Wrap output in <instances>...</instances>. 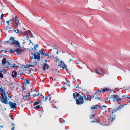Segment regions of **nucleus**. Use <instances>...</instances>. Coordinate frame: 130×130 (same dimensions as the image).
Returning a JSON list of instances; mask_svg holds the SVG:
<instances>
[{
	"label": "nucleus",
	"mask_w": 130,
	"mask_h": 130,
	"mask_svg": "<svg viewBox=\"0 0 130 130\" xmlns=\"http://www.w3.org/2000/svg\"><path fill=\"white\" fill-rule=\"evenodd\" d=\"M111 98V96L108 98H107V99L106 100L107 101H108L109 103H110V99Z\"/></svg>",
	"instance_id": "obj_42"
},
{
	"label": "nucleus",
	"mask_w": 130,
	"mask_h": 130,
	"mask_svg": "<svg viewBox=\"0 0 130 130\" xmlns=\"http://www.w3.org/2000/svg\"><path fill=\"white\" fill-rule=\"evenodd\" d=\"M95 99H98V100H100V101H102V99H101L99 97H95Z\"/></svg>",
	"instance_id": "obj_45"
},
{
	"label": "nucleus",
	"mask_w": 130,
	"mask_h": 130,
	"mask_svg": "<svg viewBox=\"0 0 130 130\" xmlns=\"http://www.w3.org/2000/svg\"><path fill=\"white\" fill-rule=\"evenodd\" d=\"M26 67H24V68L27 69L28 68V67H31V66H30L31 65L28 64H26Z\"/></svg>",
	"instance_id": "obj_29"
},
{
	"label": "nucleus",
	"mask_w": 130,
	"mask_h": 130,
	"mask_svg": "<svg viewBox=\"0 0 130 130\" xmlns=\"http://www.w3.org/2000/svg\"><path fill=\"white\" fill-rule=\"evenodd\" d=\"M73 81L74 82L76 83H77L78 81L76 80L75 78L73 79Z\"/></svg>",
	"instance_id": "obj_48"
},
{
	"label": "nucleus",
	"mask_w": 130,
	"mask_h": 130,
	"mask_svg": "<svg viewBox=\"0 0 130 130\" xmlns=\"http://www.w3.org/2000/svg\"><path fill=\"white\" fill-rule=\"evenodd\" d=\"M46 67L47 69H48V68L49 67V65H48L47 64V65L46 66Z\"/></svg>",
	"instance_id": "obj_58"
},
{
	"label": "nucleus",
	"mask_w": 130,
	"mask_h": 130,
	"mask_svg": "<svg viewBox=\"0 0 130 130\" xmlns=\"http://www.w3.org/2000/svg\"><path fill=\"white\" fill-rule=\"evenodd\" d=\"M110 90V93H111V90L110 89H108L107 88H105V89H103L101 90V91L103 92H105V91H109Z\"/></svg>",
	"instance_id": "obj_16"
},
{
	"label": "nucleus",
	"mask_w": 130,
	"mask_h": 130,
	"mask_svg": "<svg viewBox=\"0 0 130 130\" xmlns=\"http://www.w3.org/2000/svg\"><path fill=\"white\" fill-rule=\"evenodd\" d=\"M119 97V96L116 94L112 95L111 96V98H112L113 102H114L115 101V99H116V98Z\"/></svg>",
	"instance_id": "obj_7"
},
{
	"label": "nucleus",
	"mask_w": 130,
	"mask_h": 130,
	"mask_svg": "<svg viewBox=\"0 0 130 130\" xmlns=\"http://www.w3.org/2000/svg\"><path fill=\"white\" fill-rule=\"evenodd\" d=\"M28 49L29 50L31 51H32L33 50H34V48H32V47H31L29 49Z\"/></svg>",
	"instance_id": "obj_52"
},
{
	"label": "nucleus",
	"mask_w": 130,
	"mask_h": 130,
	"mask_svg": "<svg viewBox=\"0 0 130 130\" xmlns=\"http://www.w3.org/2000/svg\"><path fill=\"white\" fill-rule=\"evenodd\" d=\"M94 96H95V97H96L97 96H98L99 94L96 92H95L94 93Z\"/></svg>",
	"instance_id": "obj_37"
},
{
	"label": "nucleus",
	"mask_w": 130,
	"mask_h": 130,
	"mask_svg": "<svg viewBox=\"0 0 130 130\" xmlns=\"http://www.w3.org/2000/svg\"><path fill=\"white\" fill-rule=\"evenodd\" d=\"M35 109H39L40 108V105H38L36 106V107L34 106Z\"/></svg>",
	"instance_id": "obj_31"
},
{
	"label": "nucleus",
	"mask_w": 130,
	"mask_h": 130,
	"mask_svg": "<svg viewBox=\"0 0 130 130\" xmlns=\"http://www.w3.org/2000/svg\"><path fill=\"white\" fill-rule=\"evenodd\" d=\"M40 57H37V60H40Z\"/></svg>",
	"instance_id": "obj_56"
},
{
	"label": "nucleus",
	"mask_w": 130,
	"mask_h": 130,
	"mask_svg": "<svg viewBox=\"0 0 130 130\" xmlns=\"http://www.w3.org/2000/svg\"><path fill=\"white\" fill-rule=\"evenodd\" d=\"M39 52H40V53L41 54V55L44 56L45 54L43 52L42 50H40Z\"/></svg>",
	"instance_id": "obj_23"
},
{
	"label": "nucleus",
	"mask_w": 130,
	"mask_h": 130,
	"mask_svg": "<svg viewBox=\"0 0 130 130\" xmlns=\"http://www.w3.org/2000/svg\"><path fill=\"white\" fill-rule=\"evenodd\" d=\"M19 31V30L18 29H17V31L16 30H14V31L17 34L18 33Z\"/></svg>",
	"instance_id": "obj_41"
},
{
	"label": "nucleus",
	"mask_w": 130,
	"mask_h": 130,
	"mask_svg": "<svg viewBox=\"0 0 130 130\" xmlns=\"http://www.w3.org/2000/svg\"><path fill=\"white\" fill-rule=\"evenodd\" d=\"M116 102H118L119 101V100L117 98H116Z\"/></svg>",
	"instance_id": "obj_64"
},
{
	"label": "nucleus",
	"mask_w": 130,
	"mask_h": 130,
	"mask_svg": "<svg viewBox=\"0 0 130 130\" xmlns=\"http://www.w3.org/2000/svg\"><path fill=\"white\" fill-rule=\"evenodd\" d=\"M95 114H92V115H90V119H92L94 117V116H95Z\"/></svg>",
	"instance_id": "obj_34"
},
{
	"label": "nucleus",
	"mask_w": 130,
	"mask_h": 130,
	"mask_svg": "<svg viewBox=\"0 0 130 130\" xmlns=\"http://www.w3.org/2000/svg\"><path fill=\"white\" fill-rule=\"evenodd\" d=\"M3 99L4 100V101L2 98H1L0 100L1 102L2 103H4L5 104H8V100H9V99H8V97H6L4 98V99Z\"/></svg>",
	"instance_id": "obj_6"
},
{
	"label": "nucleus",
	"mask_w": 130,
	"mask_h": 130,
	"mask_svg": "<svg viewBox=\"0 0 130 130\" xmlns=\"http://www.w3.org/2000/svg\"><path fill=\"white\" fill-rule=\"evenodd\" d=\"M76 104L77 105H79L82 104L84 102V99H77V98L75 100Z\"/></svg>",
	"instance_id": "obj_5"
},
{
	"label": "nucleus",
	"mask_w": 130,
	"mask_h": 130,
	"mask_svg": "<svg viewBox=\"0 0 130 130\" xmlns=\"http://www.w3.org/2000/svg\"><path fill=\"white\" fill-rule=\"evenodd\" d=\"M91 99H93L95 97V96H94V94L92 96H91Z\"/></svg>",
	"instance_id": "obj_53"
},
{
	"label": "nucleus",
	"mask_w": 130,
	"mask_h": 130,
	"mask_svg": "<svg viewBox=\"0 0 130 130\" xmlns=\"http://www.w3.org/2000/svg\"><path fill=\"white\" fill-rule=\"evenodd\" d=\"M38 63V62H36V61H34V62L32 63V64H34H34L36 65L37 64V63Z\"/></svg>",
	"instance_id": "obj_49"
},
{
	"label": "nucleus",
	"mask_w": 130,
	"mask_h": 130,
	"mask_svg": "<svg viewBox=\"0 0 130 130\" xmlns=\"http://www.w3.org/2000/svg\"><path fill=\"white\" fill-rule=\"evenodd\" d=\"M47 65V64L46 63H45L42 69L44 71H45L46 70L45 67Z\"/></svg>",
	"instance_id": "obj_22"
},
{
	"label": "nucleus",
	"mask_w": 130,
	"mask_h": 130,
	"mask_svg": "<svg viewBox=\"0 0 130 130\" xmlns=\"http://www.w3.org/2000/svg\"><path fill=\"white\" fill-rule=\"evenodd\" d=\"M76 98H77V99H84V96L83 95H82V96H81V95H80H80L78 93H77L76 94ZM86 98V97H85L84 98L85 99Z\"/></svg>",
	"instance_id": "obj_8"
},
{
	"label": "nucleus",
	"mask_w": 130,
	"mask_h": 130,
	"mask_svg": "<svg viewBox=\"0 0 130 130\" xmlns=\"http://www.w3.org/2000/svg\"><path fill=\"white\" fill-rule=\"evenodd\" d=\"M96 73L99 75H102L103 76H104V74H108V72L107 73L106 71L103 70L101 68H99L95 69Z\"/></svg>",
	"instance_id": "obj_2"
},
{
	"label": "nucleus",
	"mask_w": 130,
	"mask_h": 130,
	"mask_svg": "<svg viewBox=\"0 0 130 130\" xmlns=\"http://www.w3.org/2000/svg\"><path fill=\"white\" fill-rule=\"evenodd\" d=\"M60 63V64H59L58 65L61 66V67L62 68V69L64 70V67H66L65 64H64L62 61H61Z\"/></svg>",
	"instance_id": "obj_9"
},
{
	"label": "nucleus",
	"mask_w": 130,
	"mask_h": 130,
	"mask_svg": "<svg viewBox=\"0 0 130 130\" xmlns=\"http://www.w3.org/2000/svg\"><path fill=\"white\" fill-rule=\"evenodd\" d=\"M14 39V37H11L9 40L7 41H5V43H9V44L10 45H17L18 47H20L21 46L19 41L17 40H16Z\"/></svg>",
	"instance_id": "obj_1"
},
{
	"label": "nucleus",
	"mask_w": 130,
	"mask_h": 130,
	"mask_svg": "<svg viewBox=\"0 0 130 130\" xmlns=\"http://www.w3.org/2000/svg\"><path fill=\"white\" fill-rule=\"evenodd\" d=\"M77 93V92H75V93H73V98H74V99L75 100V99H76V97H75L76 95H75V94H76Z\"/></svg>",
	"instance_id": "obj_24"
},
{
	"label": "nucleus",
	"mask_w": 130,
	"mask_h": 130,
	"mask_svg": "<svg viewBox=\"0 0 130 130\" xmlns=\"http://www.w3.org/2000/svg\"><path fill=\"white\" fill-rule=\"evenodd\" d=\"M50 56L51 57H53V58H54V56L53 55H50Z\"/></svg>",
	"instance_id": "obj_59"
},
{
	"label": "nucleus",
	"mask_w": 130,
	"mask_h": 130,
	"mask_svg": "<svg viewBox=\"0 0 130 130\" xmlns=\"http://www.w3.org/2000/svg\"><path fill=\"white\" fill-rule=\"evenodd\" d=\"M26 35V38H27V40H29V37H28V35Z\"/></svg>",
	"instance_id": "obj_54"
},
{
	"label": "nucleus",
	"mask_w": 130,
	"mask_h": 130,
	"mask_svg": "<svg viewBox=\"0 0 130 130\" xmlns=\"http://www.w3.org/2000/svg\"><path fill=\"white\" fill-rule=\"evenodd\" d=\"M95 121V122H96L97 123H99L100 125H102L101 123L100 122V120L99 118H98V119L97 120H96Z\"/></svg>",
	"instance_id": "obj_26"
},
{
	"label": "nucleus",
	"mask_w": 130,
	"mask_h": 130,
	"mask_svg": "<svg viewBox=\"0 0 130 130\" xmlns=\"http://www.w3.org/2000/svg\"><path fill=\"white\" fill-rule=\"evenodd\" d=\"M41 96H42V97L41 98V100L42 101H43L44 100V96H42V95H41Z\"/></svg>",
	"instance_id": "obj_43"
},
{
	"label": "nucleus",
	"mask_w": 130,
	"mask_h": 130,
	"mask_svg": "<svg viewBox=\"0 0 130 130\" xmlns=\"http://www.w3.org/2000/svg\"><path fill=\"white\" fill-rule=\"evenodd\" d=\"M4 17V15L3 13H2L1 15V19H3Z\"/></svg>",
	"instance_id": "obj_46"
},
{
	"label": "nucleus",
	"mask_w": 130,
	"mask_h": 130,
	"mask_svg": "<svg viewBox=\"0 0 130 130\" xmlns=\"http://www.w3.org/2000/svg\"><path fill=\"white\" fill-rule=\"evenodd\" d=\"M17 75V72L14 70L12 72V76L13 77H15Z\"/></svg>",
	"instance_id": "obj_13"
},
{
	"label": "nucleus",
	"mask_w": 130,
	"mask_h": 130,
	"mask_svg": "<svg viewBox=\"0 0 130 130\" xmlns=\"http://www.w3.org/2000/svg\"><path fill=\"white\" fill-rule=\"evenodd\" d=\"M48 99L47 97L46 96L45 97V100H44V101H46Z\"/></svg>",
	"instance_id": "obj_57"
},
{
	"label": "nucleus",
	"mask_w": 130,
	"mask_h": 130,
	"mask_svg": "<svg viewBox=\"0 0 130 130\" xmlns=\"http://www.w3.org/2000/svg\"><path fill=\"white\" fill-rule=\"evenodd\" d=\"M11 21V19H10L9 20L7 21H6V23L8 24V25H9V22Z\"/></svg>",
	"instance_id": "obj_35"
},
{
	"label": "nucleus",
	"mask_w": 130,
	"mask_h": 130,
	"mask_svg": "<svg viewBox=\"0 0 130 130\" xmlns=\"http://www.w3.org/2000/svg\"><path fill=\"white\" fill-rule=\"evenodd\" d=\"M24 81H26V83H25V82L24 83V84H29L30 83V82H29V80H27L26 79H24Z\"/></svg>",
	"instance_id": "obj_25"
},
{
	"label": "nucleus",
	"mask_w": 130,
	"mask_h": 130,
	"mask_svg": "<svg viewBox=\"0 0 130 130\" xmlns=\"http://www.w3.org/2000/svg\"><path fill=\"white\" fill-rule=\"evenodd\" d=\"M27 95H26L25 96H24L23 97V98L24 100H26L27 99Z\"/></svg>",
	"instance_id": "obj_36"
},
{
	"label": "nucleus",
	"mask_w": 130,
	"mask_h": 130,
	"mask_svg": "<svg viewBox=\"0 0 130 130\" xmlns=\"http://www.w3.org/2000/svg\"><path fill=\"white\" fill-rule=\"evenodd\" d=\"M32 96L33 97H35V96H36V94H33Z\"/></svg>",
	"instance_id": "obj_63"
},
{
	"label": "nucleus",
	"mask_w": 130,
	"mask_h": 130,
	"mask_svg": "<svg viewBox=\"0 0 130 130\" xmlns=\"http://www.w3.org/2000/svg\"><path fill=\"white\" fill-rule=\"evenodd\" d=\"M52 79L54 81H57L56 78H53Z\"/></svg>",
	"instance_id": "obj_60"
},
{
	"label": "nucleus",
	"mask_w": 130,
	"mask_h": 130,
	"mask_svg": "<svg viewBox=\"0 0 130 130\" xmlns=\"http://www.w3.org/2000/svg\"><path fill=\"white\" fill-rule=\"evenodd\" d=\"M39 46V45L38 44H36L35 45L34 48V51H35L36 49Z\"/></svg>",
	"instance_id": "obj_21"
},
{
	"label": "nucleus",
	"mask_w": 130,
	"mask_h": 130,
	"mask_svg": "<svg viewBox=\"0 0 130 130\" xmlns=\"http://www.w3.org/2000/svg\"><path fill=\"white\" fill-rule=\"evenodd\" d=\"M1 95L3 99H4V98H5V97H8L7 95L6 94V93H5H5H1Z\"/></svg>",
	"instance_id": "obj_15"
},
{
	"label": "nucleus",
	"mask_w": 130,
	"mask_h": 130,
	"mask_svg": "<svg viewBox=\"0 0 130 130\" xmlns=\"http://www.w3.org/2000/svg\"><path fill=\"white\" fill-rule=\"evenodd\" d=\"M7 61L6 58H4L2 59V63L3 65H5L6 63H7Z\"/></svg>",
	"instance_id": "obj_14"
},
{
	"label": "nucleus",
	"mask_w": 130,
	"mask_h": 130,
	"mask_svg": "<svg viewBox=\"0 0 130 130\" xmlns=\"http://www.w3.org/2000/svg\"><path fill=\"white\" fill-rule=\"evenodd\" d=\"M9 61L8 60L7 61V65L5 66V68L7 69H8L10 68V66L11 64L9 62Z\"/></svg>",
	"instance_id": "obj_12"
},
{
	"label": "nucleus",
	"mask_w": 130,
	"mask_h": 130,
	"mask_svg": "<svg viewBox=\"0 0 130 130\" xmlns=\"http://www.w3.org/2000/svg\"><path fill=\"white\" fill-rule=\"evenodd\" d=\"M39 103H38V102H36L34 103L33 105L34 106H35L36 105H37Z\"/></svg>",
	"instance_id": "obj_32"
},
{
	"label": "nucleus",
	"mask_w": 130,
	"mask_h": 130,
	"mask_svg": "<svg viewBox=\"0 0 130 130\" xmlns=\"http://www.w3.org/2000/svg\"><path fill=\"white\" fill-rule=\"evenodd\" d=\"M115 117H116V116L115 115H113V114L112 113V114L110 115V118L108 119V120H109L110 119H111V122H112L113 120H114L115 119Z\"/></svg>",
	"instance_id": "obj_11"
},
{
	"label": "nucleus",
	"mask_w": 130,
	"mask_h": 130,
	"mask_svg": "<svg viewBox=\"0 0 130 130\" xmlns=\"http://www.w3.org/2000/svg\"><path fill=\"white\" fill-rule=\"evenodd\" d=\"M23 51L22 50H21L19 48H17L14 51L16 52L17 54L18 55L21 54Z\"/></svg>",
	"instance_id": "obj_10"
},
{
	"label": "nucleus",
	"mask_w": 130,
	"mask_h": 130,
	"mask_svg": "<svg viewBox=\"0 0 130 130\" xmlns=\"http://www.w3.org/2000/svg\"><path fill=\"white\" fill-rule=\"evenodd\" d=\"M0 92H1L2 93H5V90L2 89V87L0 88Z\"/></svg>",
	"instance_id": "obj_20"
},
{
	"label": "nucleus",
	"mask_w": 130,
	"mask_h": 130,
	"mask_svg": "<svg viewBox=\"0 0 130 130\" xmlns=\"http://www.w3.org/2000/svg\"><path fill=\"white\" fill-rule=\"evenodd\" d=\"M30 53L32 55H34V58L35 59H37V57H38L37 56V55L36 54V53H34V54L32 52H30Z\"/></svg>",
	"instance_id": "obj_18"
},
{
	"label": "nucleus",
	"mask_w": 130,
	"mask_h": 130,
	"mask_svg": "<svg viewBox=\"0 0 130 130\" xmlns=\"http://www.w3.org/2000/svg\"><path fill=\"white\" fill-rule=\"evenodd\" d=\"M14 52H15L14 51H13L12 49H11L9 50V52L11 53H14Z\"/></svg>",
	"instance_id": "obj_38"
},
{
	"label": "nucleus",
	"mask_w": 130,
	"mask_h": 130,
	"mask_svg": "<svg viewBox=\"0 0 130 130\" xmlns=\"http://www.w3.org/2000/svg\"><path fill=\"white\" fill-rule=\"evenodd\" d=\"M101 92V90H97L96 91V92L98 93H99V92Z\"/></svg>",
	"instance_id": "obj_47"
},
{
	"label": "nucleus",
	"mask_w": 130,
	"mask_h": 130,
	"mask_svg": "<svg viewBox=\"0 0 130 130\" xmlns=\"http://www.w3.org/2000/svg\"><path fill=\"white\" fill-rule=\"evenodd\" d=\"M0 77L1 78H3V75L2 73H0Z\"/></svg>",
	"instance_id": "obj_39"
},
{
	"label": "nucleus",
	"mask_w": 130,
	"mask_h": 130,
	"mask_svg": "<svg viewBox=\"0 0 130 130\" xmlns=\"http://www.w3.org/2000/svg\"><path fill=\"white\" fill-rule=\"evenodd\" d=\"M35 65L34 64L33 65H31V67H34L35 66Z\"/></svg>",
	"instance_id": "obj_61"
},
{
	"label": "nucleus",
	"mask_w": 130,
	"mask_h": 130,
	"mask_svg": "<svg viewBox=\"0 0 130 130\" xmlns=\"http://www.w3.org/2000/svg\"><path fill=\"white\" fill-rule=\"evenodd\" d=\"M11 21L12 22L15 21V23L17 25L16 27V28L18 27V25H19V20L18 19V17L17 16H15V17H13V19H11Z\"/></svg>",
	"instance_id": "obj_3"
},
{
	"label": "nucleus",
	"mask_w": 130,
	"mask_h": 130,
	"mask_svg": "<svg viewBox=\"0 0 130 130\" xmlns=\"http://www.w3.org/2000/svg\"><path fill=\"white\" fill-rule=\"evenodd\" d=\"M127 97V96H125V95H123L122 96V98H126Z\"/></svg>",
	"instance_id": "obj_55"
},
{
	"label": "nucleus",
	"mask_w": 130,
	"mask_h": 130,
	"mask_svg": "<svg viewBox=\"0 0 130 130\" xmlns=\"http://www.w3.org/2000/svg\"><path fill=\"white\" fill-rule=\"evenodd\" d=\"M57 46L55 45H53L52 46V47L53 49H57Z\"/></svg>",
	"instance_id": "obj_30"
},
{
	"label": "nucleus",
	"mask_w": 130,
	"mask_h": 130,
	"mask_svg": "<svg viewBox=\"0 0 130 130\" xmlns=\"http://www.w3.org/2000/svg\"><path fill=\"white\" fill-rule=\"evenodd\" d=\"M37 57H40V53L38 52L37 53Z\"/></svg>",
	"instance_id": "obj_50"
},
{
	"label": "nucleus",
	"mask_w": 130,
	"mask_h": 130,
	"mask_svg": "<svg viewBox=\"0 0 130 130\" xmlns=\"http://www.w3.org/2000/svg\"><path fill=\"white\" fill-rule=\"evenodd\" d=\"M9 104L11 108L12 109H14L16 108L17 104L15 103L12 102L11 101H9Z\"/></svg>",
	"instance_id": "obj_4"
},
{
	"label": "nucleus",
	"mask_w": 130,
	"mask_h": 130,
	"mask_svg": "<svg viewBox=\"0 0 130 130\" xmlns=\"http://www.w3.org/2000/svg\"><path fill=\"white\" fill-rule=\"evenodd\" d=\"M87 97H89V98L90 99H91V97L90 95H87Z\"/></svg>",
	"instance_id": "obj_51"
},
{
	"label": "nucleus",
	"mask_w": 130,
	"mask_h": 130,
	"mask_svg": "<svg viewBox=\"0 0 130 130\" xmlns=\"http://www.w3.org/2000/svg\"><path fill=\"white\" fill-rule=\"evenodd\" d=\"M49 54V53H46V54H45L44 56H48V57L49 58V56L48 55Z\"/></svg>",
	"instance_id": "obj_44"
},
{
	"label": "nucleus",
	"mask_w": 130,
	"mask_h": 130,
	"mask_svg": "<svg viewBox=\"0 0 130 130\" xmlns=\"http://www.w3.org/2000/svg\"><path fill=\"white\" fill-rule=\"evenodd\" d=\"M31 32L30 30H28L24 32V34L25 35H27L28 34H31Z\"/></svg>",
	"instance_id": "obj_19"
},
{
	"label": "nucleus",
	"mask_w": 130,
	"mask_h": 130,
	"mask_svg": "<svg viewBox=\"0 0 130 130\" xmlns=\"http://www.w3.org/2000/svg\"><path fill=\"white\" fill-rule=\"evenodd\" d=\"M15 64H14V63L13 64L11 65L10 66V68L11 67L12 68H13L14 67H15Z\"/></svg>",
	"instance_id": "obj_40"
},
{
	"label": "nucleus",
	"mask_w": 130,
	"mask_h": 130,
	"mask_svg": "<svg viewBox=\"0 0 130 130\" xmlns=\"http://www.w3.org/2000/svg\"><path fill=\"white\" fill-rule=\"evenodd\" d=\"M62 88H63L64 90H66L67 89V88H66L65 87H64L63 86L62 87Z\"/></svg>",
	"instance_id": "obj_62"
},
{
	"label": "nucleus",
	"mask_w": 130,
	"mask_h": 130,
	"mask_svg": "<svg viewBox=\"0 0 130 130\" xmlns=\"http://www.w3.org/2000/svg\"><path fill=\"white\" fill-rule=\"evenodd\" d=\"M124 106H122L120 107V106H119L118 107H116V109H117L119 110L120 108H122V107H124Z\"/></svg>",
	"instance_id": "obj_33"
},
{
	"label": "nucleus",
	"mask_w": 130,
	"mask_h": 130,
	"mask_svg": "<svg viewBox=\"0 0 130 130\" xmlns=\"http://www.w3.org/2000/svg\"><path fill=\"white\" fill-rule=\"evenodd\" d=\"M3 73L4 74H6L7 73V71L5 69H3Z\"/></svg>",
	"instance_id": "obj_28"
},
{
	"label": "nucleus",
	"mask_w": 130,
	"mask_h": 130,
	"mask_svg": "<svg viewBox=\"0 0 130 130\" xmlns=\"http://www.w3.org/2000/svg\"><path fill=\"white\" fill-rule=\"evenodd\" d=\"M98 106H99L97 104L95 105L94 106L93 105L91 107V110L94 109H97V108L98 107Z\"/></svg>",
	"instance_id": "obj_17"
},
{
	"label": "nucleus",
	"mask_w": 130,
	"mask_h": 130,
	"mask_svg": "<svg viewBox=\"0 0 130 130\" xmlns=\"http://www.w3.org/2000/svg\"><path fill=\"white\" fill-rule=\"evenodd\" d=\"M119 110L118 109H117L116 107L115 109H114L112 112V114H113L114 112H117V110Z\"/></svg>",
	"instance_id": "obj_27"
}]
</instances>
